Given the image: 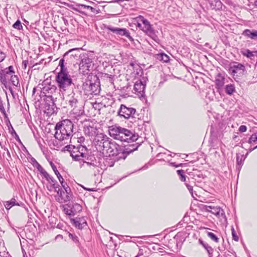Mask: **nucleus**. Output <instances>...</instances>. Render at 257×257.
Listing matches in <instances>:
<instances>
[{
  "mask_svg": "<svg viewBox=\"0 0 257 257\" xmlns=\"http://www.w3.org/2000/svg\"><path fill=\"white\" fill-rule=\"evenodd\" d=\"M54 137L60 141H68L73 136V124L69 119L58 122L55 127Z\"/></svg>",
  "mask_w": 257,
  "mask_h": 257,
  "instance_id": "nucleus-1",
  "label": "nucleus"
},
{
  "mask_svg": "<svg viewBox=\"0 0 257 257\" xmlns=\"http://www.w3.org/2000/svg\"><path fill=\"white\" fill-rule=\"evenodd\" d=\"M79 70L84 75L87 74L94 67L93 56L87 53H82L79 55Z\"/></svg>",
  "mask_w": 257,
  "mask_h": 257,
  "instance_id": "nucleus-2",
  "label": "nucleus"
},
{
  "mask_svg": "<svg viewBox=\"0 0 257 257\" xmlns=\"http://www.w3.org/2000/svg\"><path fill=\"white\" fill-rule=\"evenodd\" d=\"M55 80L60 91H65L72 86H74L72 79L68 72H58L56 76Z\"/></svg>",
  "mask_w": 257,
  "mask_h": 257,
  "instance_id": "nucleus-3",
  "label": "nucleus"
},
{
  "mask_svg": "<svg viewBox=\"0 0 257 257\" xmlns=\"http://www.w3.org/2000/svg\"><path fill=\"white\" fill-rule=\"evenodd\" d=\"M78 97V96L72 92L68 96L66 99L68 104L73 108L72 111L76 115L77 120L83 115L84 112L82 106L79 105Z\"/></svg>",
  "mask_w": 257,
  "mask_h": 257,
  "instance_id": "nucleus-4",
  "label": "nucleus"
},
{
  "mask_svg": "<svg viewBox=\"0 0 257 257\" xmlns=\"http://www.w3.org/2000/svg\"><path fill=\"white\" fill-rule=\"evenodd\" d=\"M104 145V154H108L109 156L119 155L120 152L121 151L120 146L110 138H109L108 141L106 142Z\"/></svg>",
  "mask_w": 257,
  "mask_h": 257,
  "instance_id": "nucleus-5",
  "label": "nucleus"
},
{
  "mask_svg": "<svg viewBox=\"0 0 257 257\" xmlns=\"http://www.w3.org/2000/svg\"><path fill=\"white\" fill-rule=\"evenodd\" d=\"M138 21L142 23L143 24L142 30L146 34L150 37L152 39L155 41H157L158 37L156 34L155 31L152 27L150 23L148 20L145 19L142 16H139L138 17Z\"/></svg>",
  "mask_w": 257,
  "mask_h": 257,
  "instance_id": "nucleus-6",
  "label": "nucleus"
},
{
  "mask_svg": "<svg viewBox=\"0 0 257 257\" xmlns=\"http://www.w3.org/2000/svg\"><path fill=\"white\" fill-rule=\"evenodd\" d=\"M82 88L89 94L98 95L100 91L99 82H92L91 80H86L83 83Z\"/></svg>",
  "mask_w": 257,
  "mask_h": 257,
  "instance_id": "nucleus-7",
  "label": "nucleus"
},
{
  "mask_svg": "<svg viewBox=\"0 0 257 257\" xmlns=\"http://www.w3.org/2000/svg\"><path fill=\"white\" fill-rule=\"evenodd\" d=\"M109 138L104 134H97L93 141V144L97 151L104 154V144L108 141Z\"/></svg>",
  "mask_w": 257,
  "mask_h": 257,
  "instance_id": "nucleus-8",
  "label": "nucleus"
},
{
  "mask_svg": "<svg viewBox=\"0 0 257 257\" xmlns=\"http://www.w3.org/2000/svg\"><path fill=\"white\" fill-rule=\"evenodd\" d=\"M138 139V135H136L132 132L126 128L122 127L118 140L121 142L131 143L136 141Z\"/></svg>",
  "mask_w": 257,
  "mask_h": 257,
  "instance_id": "nucleus-9",
  "label": "nucleus"
},
{
  "mask_svg": "<svg viewBox=\"0 0 257 257\" xmlns=\"http://www.w3.org/2000/svg\"><path fill=\"white\" fill-rule=\"evenodd\" d=\"M57 97H45V108L46 109V112L49 115L54 113L57 108L55 103Z\"/></svg>",
  "mask_w": 257,
  "mask_h": 257,
  "instance_id": "nucleus-10",
  "label": "nucleus"
},
{
  "mask_svg": "<svg viewBox=\"0 0 257 257\" xmlns=\"http://www.w3.org/2000/svg\"><path fill=\"white\" fill-rule=\"evenodd\" d=\"M147 78H143L140 81H136L135 85L134 90L135 93L140 97H144L145 96V88Z\"/></svg>",
  "mask_w": 257,
  "mask_h": 257,
  "instance_id": "nucleus-11",
  "label": "nucleus"
},
{
  "mask_svg": "<svg viewBox=\"0 0 257 257\" xmlns=\"http://www.w3.org/2000/svg\"><path fill=\"white\" fill-rule=\"evenodd\" d=\"M15 72L13 66H10L7 68L3 69L0 64V82L5 86L8 84L7 76L12 74H15Z\"/></svg>",
  "mask_w": 257,
  "mask_h": 257,
  "instance_id": "nucleus-12",
  "label": "nucleus"
},
{
  "mask_svg": "<svg viewBox=\"0 0 257 257\" xmlns=\"http://www.w3.org/2000/svg\"><path fill=\"white\" fill-rule=\"evenodd\" d=\"M41 94L45 97H56L57 87L54 85L48 84L41 88Z\"/></svg>",
  "mask_w": 257,
  "mask_h": 257,
  "instance_id": "nucleus-13",
  "label": "nucleus"
},
{
  "mask_svg": "<svg viewBox=\"0 0 257 257\" xmlns=\"http://www.w3.org/2000/svg\"><path fill=\"white\" fill-rule=\"evenodd\" d=\"M136 111V110L135 108L127 107L124 104H121L118 111V114L120 117H123L125 118H129L131 117H134V115Z\"/></svg>",
  "mask_w": 257,
  "mask_h": 257,
  "instance_id": "nucleus-14",
  "label": "nucleus"
},
{
  "mask_svg": "<svg viewBox=\"0 0 257 257\" xmlns=\"http://www.w3.org/2000/svg\"><path fill=\"white\" fill-rule=\"evenodd\" d=\"M230 70L233 76H238V75L241 76L245 74V68L243 64L234 62L230 66Z\"/></svg>",
  "mask_w": 257,
  "mask_h": 257,
  "instance_id": "nucleus-15",
  "label": "nucleus"
},
{
  "mask_svg": "<svg viewBox=\"0 0 257 257\" xmlns=\"http://www.w3.org/2000/svg\"><path fill=\"white\" fill-rule=\"evenodd\" d=\"M80 50L81 48H76L68 50L63 55L64 58L69 63L72 62L78 57H79Z\"/></svg>",
  "mask_w": 257,
  "mask_h": 257,
  "instance_id": "nucleus-16",
  "label": "nucleus"
},
{
  "mask_svg": "<svg viewBox=\"0 0 257 257\" xmlns=\"http://www.w3.org/2000/svg\"><path fill=\"white\" fill-rule=\"evenodd\" d=\"M106 29H107L116 34H118V35H119L121 36H125L132 42L134 41V39L132 38V37L130 35V33L125 29L114 28L110 26H108L106 27Z\"/></svg>",
  "mask_w": 257,
  "mask_h": 257,
  "instance_id": "nucleus-17",
  "label": "nucleus"
},
{
  "mask_svg": "<svg viewBox=\"0 0 257 257\" xmlns=\"http://www.w3.org/2000/svg\"><path fill=\"white\" fill-rule=\"evenodd\" d=\"M130 65L135 69L133 73V75L136 79H137V81H140L143 78H147L144 76L143 70L140 66L137 65L135 67V64L133 63H131Z\"/></svg>",
  "mask_w": 257,
  "mask_h": 257,
  "instance_id": "nucleus-18",
  "label": "nucleus"
},
{
  "mask_svg": "<svg viewBox=\"0 0 257 257\" xmlns=\"http://www.w3.org/2000/svg\"><path fill=\"white\" fill-rule=\"evenodd\" d=\"M207 208L211 209L209 210L208 209H207L208 211L215 215L216 216L221 217L223 218L226 219L224 210L220 207H212L211 206H209Z\"/></svg>",
  "mask_w": 257,
  "mask_h": 257,
  "instance_id": "nucleus-19",
  "label": "nucleus"
},
{
  "mask_svg": "<svg viewBox=\"0 0 257 257\" xmlns=\"http://www.w3.org/2000/svg\"><path fill=\"white\" fill-rule=\"evenodd\" d=\"M135 146V144H133L130 145L129 147L124 148L123 150H121V151L120 152V156H119V158L125 159L127 155L137 150L139 146L136 147Z\"/></svg>",
  "mask_w": 257,
  "mask_h": 257,
  "instance_id": "nucleus-20",
  "label": "nucleus"
},
{
  "mask_svg": "<svg viewBox=\"0 0 257 257\" xmlns=\"http://www.w3.org/2000/svg\"><path fill=\"white\" fill-rule=\"evenodd\" d=\"M122 127L116 125H112L109 127V135L114 139L118 140Z\"/></svg>",
  "mask_w": 257,
  "mask_h": 257,
  "instance_id": "nucleus-21",
  "label": "nucleus"
},
{
  "mask_svg": "<svg viewBox=\"0 0 257 257\" xmlns=\"http://www.w3.org/2000/svg\"><path fill=\"white\" fill-rule=\"evenodd\" d=\"M62 187L64 189L65 194H66L65 197L63 198V202H66L70 200L71 198V189L67 184L65 182L64 184H61Z\"/></svg>",
  "mask_w": 257,
  "mask_h": 257,
  "instance_id": "nucleus-22",
  "label": "nucleus"
},
{
  "mask_svg": "<svg viewBox=\"0 0 257 257\" xmlns=\"http://www.w3.org/2000/svg\"><path fill=\"white\" fill-rule=\"evenodd\" d=\"M70 156L75 161H81L83 158L86 157L85 153L81 152L78 148H77V150H74L72 151Z\"/></svg>",
  "mask_w": 257,
  "mask_h": 257,
  "instance_id": "nucleus-23",
  "label": "nucleus"
},
{
  "mask_svg": "<svg viewBox=\"0 0 257 257\" xmlns=\"http://www.w3.org/2000/svg\"><path fill=\"white\" fill-rule=\"evenodd\" d=\"M81 161L83 162V165L84 164H86L88 166L94 168L97 166V162L94 156H90L89 157L87 158L86 157L85 158H83Z\"/></svg>",
  "mask_w": 257,
  "mask_h": 257,
  "instance_id": "nucleus-24",
  "label": "nucleus"
},
{
  "mask_svg": "<svg viewBox=\"0 0 257 257\" xmlns=\"http://www.w3.org/2000/svg\"><path fill=\"white\" fill-rule=\"evenodd\" d=\"M242 35L253 40H257V31L245 29L242 33Z\"/></svg>",
  "mask_w": 257,
  "mask_h": 257,
  "instance_id": "nucleus-25",
  "label": "nucleus"
},
{
  "mask_svg": "<svg viewBox=\"0 0 257 257\" xmlns=\"http://www.w3.org/2000/svg\"><path fill=\"white\" fill-rule=\"evenodd\" d=\"M97 129L92 126L89 125L84 127V133L85 135L89 137L95 136L96 134Z\"/></svg>",
  "mask_w": 257,
  "mask_h": 257,
  "instance_id": "nucleus-26",
  "label": "nucleus"
},
{
  "mask_svg": "<svg viewBox=\"0 0 257 257\" xmlns=\"http://www.w3.org/2000/svg\"><path fill=\"white\" fill-rule=\"evenodd\" d=\"M210 7L212 10H220L222 9V4L220 0H209Z\"/></svg>",
  "mask_w": 257,
  "mask_h": 257,
  "instance_id": "nucleus-27",
  "label": "nucleus"
},
{
  "mask_svg": "<svg viewBox=\"0 0 257 257\" xmlns=\"http://www.w3.org/2000/svg\"><path fill=\"white\" fill-rule=\"evenodd\" d=\"M71 220L75 226L79 229H82L87 225L86 222L83 218L73 219Z\"/></svg>",
  "mask_w": 257,
  "mask_h": 257,
  "instance_id": "nucleus-28",
  "label": "nucleus"
},
{
  "mask_svg": "<svg viewBox=\"0 0 257 257\" xmlns=\"http://www.w3.org/2000/svg\"><path fill=\"white\" fill-rule=\"evenodd\" d=\"M5 207L8 210L11 209L15 205L20 206L21 205L17 201L15 198H12L10 201H6L4 203Z\"/></svg>",
  "mask_w": 257,
  "mask_h": 257,
  "instance_id": "nucleus-29",
  "label": "nucleus"
},
{
  "mask_svg": "<svg viewBox=\"0 0 257 257\" xmlns=\"http://www.w3.org/2000/svg\"><path fill=\"white\" fill-rule=\"evenodd\" d=\"M224 83V78L220 74H218L215 79V84L217 88H221Z\"/></svg>",
  "mask_w": 257,
  "mask_h": 257,
  "instance_id": "nucleus-30",
  "label": "nucleus"
},
{
  "mask_svg": "<svg viewBox=\"0 0 257 257\" xmlns=\"http://www.w3.org/2000/svg\"><path fill=\"white\" fill-rule=\"evenodd\" d=\"M50 165H51L53 170L55 172L56 175L57 176L61 184H62L63 183L64 184V183L65 182L64 181V179H63L62 176L61 175V174H60L59 171L57 170L56 166L52 162H50Z\"/></svg>",
  "mask_w": 257,
  "mask_h": 257,
  "instance_id": "nucleus-31",
  "label": "nucleus"
},
{
  "mask_svg": "<svg viewBox=\"0 0 257 257\" xmlns=\"http://www.w3.org/2000/svg\"><path fill=\"white\" fill-rule=\"evenodd\" d=\"M155 57L158 60L166 63L169 62L170 60L169 56L164 53L157 54Z\"/></svg>",
  "mask_w": 257,
  "mask_h": 257,
  "instance_id": "nucleus-32",
  "label": "nucleus"
},
{
  "mask_svg": "<svg viewBox=\"0 0 257 257\" xmlns=\"http://www.w3.org/2000/svg\"><path fill=\"white\" fill-rule=\"evenodd\" d=\"M241 53L244 56L250 59H252V57H253L256 54L254 52H252L250 51L249 49H243L241 50Z\"/></svg>",
  "mask_w": 257,
  "mask_h": 257,
  "instance_id": "nucleus-33",
  "label": "nucleus"
},
{
  "mask_svg": "<svg viewBox=\"0 0 257 257\" xmlns=\"http://www.w3.org/2000/svg\"><path fill=\"white\" fill-rule=\"evenodd\" d=\"M10 75H11L10 80L11 81L12 84L14 86H16L17 87H20L18 77L16 75H14V74H12Z\"/></svg>",
  "mask_w": 257,
  "mask_h": 257,
  "instance_id": "nucleus-34",
  "label": "nucleus"
},
{
  "mask_svg": "<svg viewBox=\"0 0 257 257\" xmlns=\"http://www.w3.org/2000/svg\"><path fill=\"white\" fill-rule=\"evenodd\" d=\"M246 156L244 157L243 155H240V154H236V162L238 166L241 167L242 165Z\"/></svg>",
  "mask_w": 257,
  "mask_h": 257,
  "instance_id": "nucleus-35",
  "label": "nucleus"
},
{
  "mask_svg": "<svg viewBox=\"0 0 257 257\" xmlns=\"http://www.w3.org/2000/svg\"><path fill=\"white\" fill-rule=\"evenodd\" d=\"M225 89L227 94L231 95L235 91V87L233 85L228 84L226 85Z\"/></svg>",
  "mask_w": 257,
  "mask_h": 257,
  "instance_id": "nucleus-36",
  "label": "nucleus"
},
{
  "mask_svg": "<svg viewBox=\"0 0 257 257\" xmlns=\"http://www.w3.org/2000/svg\"><path fill=\"white\" fill-rule=\"evenodd\" d=\"M199 242H200V243L201 245H202L206 249V250L207 251L208 253L209 254L212 253V252L213 251V249L210 246H209L208 245V243L204 242V241H203L201 240H199Z\"/></svg>",
  "mask_w": 257,
  "mask_h": 257,
  "instance_id": "nucleus-37",
  "label": "nucleus"
},
{
  "mask_svg": "<svg viewBox=\"0 0 257 257\" xmlns=\"http://www.w3.org/2000/svg\"><path fill=\"white\" fill-rule=\"evenodd\" d=\"M177 174L179 176L180 180L182 182L186 181V176L183 170H178L177 171Z\"/></svg>",
  "mask_w": 257,
  "mask_h": 257,
  "instance_id": "nucleus-38",
  "label": "nucleus"
},
{
  "mask_svg": "<svg viewBox=\"0 0 257 257\" xmlns=\"http://www.w3.org/2000/svg\"><path fill=\"white\" fill-rule=\"evenodd\" d=\"M65 60V59L64 58V57H63V58H62L59 61V66L60 67V72H68L67 68L64 67V63Z\"/></svg>",
  "mask_w": 257,
  "mask_h": 257,
  "instance_id": "nucleus-39",
  "label": "nucleus"
},
{
  "mask_svg": "<svg viewBox=\"0 0 257 257\" xmlns=\"http://www.w3.org/2000/svg\"><path fill=\"white\" fill-rule=\"evenodd\" d=\"M207 234L208 236L210 238L211 240L214 241L215 242H219V238L213 232H207Z\"/></svg>",
  "mask_w": 257,
  "mask_h": 257,
  "instance_id": "nucleus-40",
  "label": "nucleus"
},
{
  "mask_svg": "<svg viewBox=\"0 0 257 257\" xmlns=\"http://www.w3.org/2000/svg\"><path fill=\"white\" fill-rule=\"evenodd\" d=\"M44 177L48 181V182L52 185L54 183H56L57 181L52 176H51L48 173L45 174Z\"/></svg>",
  "mask_w": 257,
  "mask_h": 257,
  "instance_id": "nucleus-41",
  "label": "nucleus"
},
{
  "mask_svg": "<svg viewBox=\"0 0 257 257\" xmlns=\"http://www.w3.org/2000/svg\"><path fill=\"white\" fill-rule=\"evenodd\" d=\"M73 211V213L75 214L76 212H79L82 210V206L79 204L75 203L73 205L72 207L71 208Z\"/></svg>",
  "mask_w": 257,
  "mask_h": 257,
  "instance_id": "nucleus-42",
  "label": "nucleus"
},
{
  "mask_svg": "<svg viewBox=\"0 0 257 257\" xmlns=\"http://www.w3.org/2000/svg\"><path fill=\"white\" fill-rule=\"evenodd\" d=\"M13 28L17 29L18 30H20L23 29V26L21 24V21L18 20H17L13 25Z\"/></svg>",
  "mask_w": 257,
  "mask_h": 257,
  "instance_id": "nucleus-43",
  "label": "nucleus"
},
{
  "mask_svg": "<svg viewBox=\"0 0 257 257\" xmlns=\"http://www.w3.org/2000/svg\"><path fill=\"white\" fill-rule=\"evenodd\" d=\"M58 195L59 196V197L61 198V202H63V198L65 197V192L62 189L58 188V190L56 191Z\"/></svg>",
  "mask_w": 257,
  "mask_h": 257,
  "instance_id": "nucleus-44",
  "label": "nucleus"
},
{
  "mask_svg": "<svg viewBox=\"0 0 257 257\" xmlns=\"http://www.w3.org/2000/svg\"><path fill=\"white\" fill-rule=\"evenodd\" d=\"M257 141V133L252 134L249 138L248 143L249 144H252L253 142Z\"/></svg>",
  "mask_w": 257,
  "mask_h": 257,
  "instance_id": "nucleus-45",
  "label": "nucleus"
},
{
  "mask_svg": "<svg viewBox=\"0 0 257 257\" xmlns=\"http://www.w3.org/2000/svg\"><path fill=\"white\" fill-rule=\"evenodd\" d=\"M68 236L75 243H78L79 242L78 238L75 234L69 233Z\"/></svg>",
  "mask_w": 257,
  "mask_h": 257,
  "instance_id": "nucleus-46",
  "label": "nucleus"
},
{
  "mask_svg": "<svg viewBox=\"0 0 257 257\" xmlns=\"http://www.w3.org/2000/svg\"><path fill=\"white\" fill-rule=\"evenodd\" d=\"M64 149L65 151L69 152L71 155V152H72L74 150H77V148L74 146L67 145L65 147Z\"/></svg>",
  "mask_w": 257,
  "mask_h": 257,
  "instance_id": "nucleus-47",
  "label": "nucleus"
},
{
  "mask_svg": "<svg viewBox=\"0 0 257 257\" xmlns=\"http://www.w3.org/2000/svg\"><path fill=\"white\" fill-rule=\"evenodd\" d=\"M231 234H232L233 239L236 241H238L239 240V237L237 236V235L236 233V231L233 226L231 228Z\"/></svg>",
  "mask_w": 257,
  "mask_h": 257,
  "instance_id": "nucleus-48",
  "label": "nucleus"
},
{
  "mask_svg": "<svg viewBox=\"0 0 257 257\" xmlns=\"http://www.w3.org/2000/svg\"><path fill=\"white\" fill-rule=\"evenodd\" d=\"M37 165L38 171L44 177L45 176V174H47L48 173L43 168V167L39 163H37Z\"/></svg>",
  "mask_w": 257,
  "mask_h": 257,
  "instance_id": "nucleus-49",
  "label": "nucleus"
},
{
  "mask_svg": "<svg viewBox=\"0 0 257 257\" xmlns=\"http://www.w3.org/2000/svg\"><path fill=\"white\" fill-rule=\"evenodd\" d=\"M104 77L106 79H108L109 82L112 83L114 76L105 73L104 75Z\"/></svg>",
  "mask_w": 257,
  "mask_h": 257,
  "instance_id": "nucleus-50",
  "label": "nucleus"
},
{
  "mask_svg": "<svg viewBox=\"0 0 257 257\" xmlns=\"http://www.w3.org/2000/svg\"><path fill=\"white\" fill-rule=\"evenodd\" d=\"M64 210L65 211V213L67 215H74V214L73 213V211L72 209V208H71L70 209H68V208H64Z\"/></svg>",
  "mask_w": 257,
  "mask_h": 257,
  "instance_id": "nucleus-51",
  "label": "nucleus"
},
{
  "mask_svg": "<svg viewBox=\"0 0 257 257\" xmlns=\"http://www.w3.org/2000/svg\"><path fill=\"white\" fill-rule=\"evenodd\" d=\"M79 149L81 152H83L84 151H87V148L85 146H82L81 145H79L77 147H76Z\"/></svg>",
  "mask_w": 257,
  "mask_h": 257,
  "instance_id": "nucleus-52",
  "label": "nucleus"
},
{
  "mask_svg": "<svg viewBox=\"0 0 257 257\" xmlns=\"http://www.w3.org/2000/svg\"><path fill=\"white\" fill-rule=\"evenodd\" d=\"M10 126H8L9 132L12 135H14L16 133L15 131L14 130V128L13 127L12 124H11L10 121H9Z\"/></svg>",
  "mask_w": 257,
  "mask_h": 257,
  "instance_id": "nucleus-53",
  "label": "nucleus"
},
{
  "mask_svg": "<svg viewBox=\"0 0 257 257\" xmlns=\"http://www.w3.org/2000/svg\"><path fill=\"white\" fill-rule=\"evenodd\" d=\"M6 55L2 51H0V62H3L6 58Z\"/></svg>",
  "mask_w": 257,
  "mask_h": 257,
  "instance_id": "nucleus-54",
  "label": "nucleus"
},
{
  "mask_svg": "<svg viewBox=\"0 0 257 257\" xmlns=\"http://www.w3.org/2000/svg\"><path fill=\"white\" fill-rule=\"evenodd\" d=\"M246 130H247V127L245 125H241V126H240V127H239V131L240 132H245L246 131Z\"/></svg>",
  "mask_w": 257,
  "mask_h": 257,
  "instance_id": "nucleus-55",
  "label": "nucleus"
},
{
  "mask_svg": "<svg viewBox=\"0 0 257 257\" xmlns=\"http://www.w3.org/2000/svg\"><path fill=\"white\" fill-rule=\"evenodd\" d=\"M85 7L87 8V10H90L91 12L93 13H95V11H97L95 8H93V7L89 6H85Z\"/></svg>",
  "mask_w": 257,
  "mask_h": 257,
  "instance_id": "nucleus-56",
  "label": "nucleus"
},
{
  "mask_svg": "<svg viewBox=\"0 0 257 257\" xmlns=\"http://www.w3.org/2000/svg\"><path fill=\"white\" fill-rule=\"evenodd\" d=\"M186 186L189 190V192L192 194H193V187L189 184L186 183Z\"/></svg>",
  "mask_w": 257,
  "mask_h": 257,
  "instance_id": "nucleus-57",
  "label": "nucleus"
},
{
  "mask_svg": "<svg viewBox=\"0 0 257 257\" xmlns=\"http://www.w3.org/2000/svg\"><path fill=\"white\" fill-rule=\"evenodd\" d=\"M52 188L53 189H54L55 191L56 192L58 190L57 189L59 188V185L56 182V183H54L53 185H52Z\"/></svg>",
  "mask_w": 257,
  "mask_h": 257,
  "instance_id": "nucleus-58",
  "label": "nucleus"
},
{
  "mask_svg": "<svg viewBox=\"0 0 257 257\" xmlns=\"http://www.w3.org/2000/svg\"><path fill=\"white\" fill-rule=\"evenodd\" d=\"M77 139V142L80 144L83 143L85 140V138L83 137H80L79 138H78Z\"/></svg>",
  "mask_w": 257,
  "mask_h": 257,
  "instance_id": "nucleus-59",
  "label": "nucleus"
},
{
  "mask_svg": "<svg viewBox=\"0 0 257 257\" xmlns=\"http://www.w3.org/2000/svg\"><path fill=\"white\" fill-rule=\"evenodd\" d=\"M143 254H144L143 249H140L139 251V252H138L137 255L136 257H139L140 256L143 255Z\"/></svg>",
  "mask_w": 257,
  "mask_h": 257,
  "instance_id": "nucleus-60",
  "label": "nucleus"
},
{
  "mask_svg": "<svg viewBox=\"0 0 257 257\" xmlns=\"http://www.w3.org/2000/svg\"><path fill=\"white\" fill-rule=\"evenodd\" d=\"M28 63V61H26V60L23 61L22 62V65L24 67V68L25 69H26Z\"/></svg>",
  "mask_w": 257,
  "mask_h": 257,
  "instance_id": "nucleus-61",
  "label": "nucleus"
},
{
  "mask_svg": "<svg viewBox=\"0 0 257 257\" xmlns=\"http://www.w3.org/2000/svg\"><path fill=\"white\" fill-rule=\"evenodd\" d=\"M256 149H257V146H255V147L253 148H250L249 150V152L248 153H247V154H246V156H247L248 154V153L251 152L252 151H253L254 150H255Z\"/></svg>",
  "mask_w": 257,
  "mask_h": 257,
  "instance_id": "nucleus-62",
  "label": "nucleus"
},
{
  "mask_svg": "<svg viewBox=\"0 0 257 257\" xmlns=\"http://www.w3.org/2000/svg\"><path fill=\"white\" fill-rule=\"evenodd\" d=\"M14 135H15V139H16V140H19V141H20V140L19 137L18 135H17V133H15V134H14Z\"/></svg>",
  "mask_w": 257,
  "mask_h": 257,
  "instance_id": "nucleus-63",
  "label": "nucleus"
},
{
  "mask_svg": "<svg viewBox=\"0 0 257 257\" xmlns=\"http://www.w3.org/2000/svg\"><path fill=\"white\" fill-rule=\"evenodd\" d=\"M137 26H138L139 28H140L141 30H142V28L143 27V26H142V25L141 24L139 23H138Z\"/></svg>",
  "mask_w": 257,
  "mask_h": 257,
  "instance_id": "nucleus-64",
  "label": "nucleus"
}]
</instances>
